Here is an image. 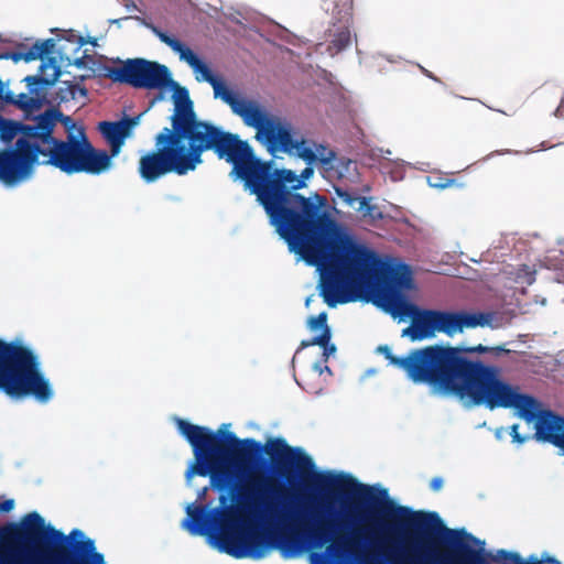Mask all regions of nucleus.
Returning a JSON list of instances; mask_svg holds the SVG:
<instances>
[{"label":"nucleus","instance_id":"1","mask_svg":"<svg viewBox=\"0 0 564 564\" xmlns=\"http://www.w3.org/2000/svg\"><path fill=\"white\" fill-rule=\"evenodd\" d=\"M205 512L196 503L186 506L182 527L193 535L207 536L208 544L236 558L265 557L279 543L285 558L297 557L311 544L310 564H485L484 542L463 531H451L458 555L437 544L406 535L411 521L422 520L404 507L377 511H351L339 517L324 499L301 497L279 505L256 506L238 501L228 508Z\"/></svg>","mask_w":564,"mask_h":564},{"label":"nucleus","instance_id":"2","mask_svg":"<svg viewBox=\"0 0 564 564\" xmlns=\"http://www.w3.org/2000/svg\"><path fill=\"white\" fill-rule=\"evenodd\" d=\"M270 224L297 260L316 267L321 294L329 306L372 302L401 322L411 321L402 336L413 341L490 325L488 314L426 310L411 303L405 297L416 290L411 268L381 258L332 214H270Z\"/></svg>","mask_w":564,"mask_h":564},{"label":"nucleus","instance_id":"3","mask_svg":"<svg viewBox=\"0 0 564 564\" xmlns=\"http://www.w3.org/2000/svg\"><path fill=\"white\" fill-rule=\"evenodd\" d=\"M488 349L482 345L470 348L430 346L414 350L405 358H397L388 346L378 347V351L402 368L413 382L427 383L434 394L456 397L462 403L475 402L481 397L473 384L475 378L490 379L480 364L468 361L463 354Z\"/></svg>","mask_w":564,"mask_h":564},{"label":"nucleus","instance_id":"4","mask_svg":"<svg viewBox=\"0 0 564 564\" xmlns=\"http://www.w3.org/2000/svg\"><path fill=\"white\" fill-rule=\"evenodd\" d=\"M278 155L269 159L258 154L249 140L236 133L232 140L229 178L241 186L262 212L286 204L301 189L307 188L314 177V169L306 166L301 172L286 167L278 161Z\"/></svg>","mask_w":564,"mask_h":564},{"label":"nucleus","instance_id":"5","mask_svg":"<svg viewBox=\"0 0 564 564\" xmlns=\"http://www.w3.org/2000/svg\"><path fill=\"white\" fill-rule=\"evenodd\" d=\"M232 141L172 133L159 130L153 135V147L138 151L137 172L147 184H155L167 175L186 176L205 163L204 154L213 152L218 160L229 164Z\"/></svg>","mask_w":564,"mask_h":564},{"label":"nucleus","instance_id":"6","mask_svg":"<svg viewBox=\"0 0 564 564\" xmlns=\"http://www.w3.org/2000/svg\"><path fill=\"white\" fill-rule=\"evenodd\" d=\"M13 106L21 110L19 118L0 115V186L4 189L2 176L20 172L56 128L39 93H18Z\"/></svg>","mask_w":564,"mask_h":564},{"label":"nucleus","instance_id":"7","mask_svg":"<svg viewBox=\"0 0 564 564\" xmlns=\"http://www.w3.org/2000/svg\"><path fill=\"white\" fill-rule=\"evenodd\" d=\"M180 433L193 447L194 462L186 471L189 484L195 475L209 476L214 488L223 489L234 480H248L252 477L253 454L258 444L252 440L238 441L229 435L230 445L218 446L216 436L207 429L176 420Z\"/></svg>","mask_w":564,"mask_h":564},{"label":"nucleus","instance_id":"8","mask_svg":"<svg viewBox=\"0 0 564 564\" xmlns=\"http://www.w3.org/2000/svg\"><path fill=\"white\" fill-rule=\"evenodd\" d=\"M243 124L254 130V139L269 155L285 154L290 159L311 161L322 143L296 127L283 112L272 109L259 96H247L242 90L228 105Z\"/></svg>","mask_w":564,"mask_h":564},{"label":"nucleus","instance_id":"9","mask_svg":"<svg viewBox=\"0 0 564 564\" xmlns=\"http://www.w3.org/2000/svg\"><path fill=\"white\" fill-rule=\"evenodd\" d=\"M481 369L489 372L490 378L488 380L475 378L473 381L481 397L475 402L463 404L467 406L485 404L490 409L512 408L519 417L528 423H534L535 436L539 441L554 444L564 454V420L549 412H542L532 398L521 394L518 388L502 381L497 369L482 365Z\"/></svg>","mask_w":564,"mask_h":564},{"label":"nucleus","instance_id":"10","mask_svg":"<svg viewBox=\"0 0 564 564\" xmlns=\"http://www.w3.org/2000/svg\"><path fill=\"white\" fill-rule=\"evenodd\" d=\"M87 142L89 139L80 121L68 124L66 139L56 138L52 132V137L41 144L20 172L2 176L6 189L12 191L30 182L41 165L56 169L67 176L84 174Z\"/></svg>","mask_w":564,"mask_h":564},{"label":"nucleus","instance_id":"11","mask_svg":"<svg viewBox=\"0 0 564 564\" xmlns=\"http://www.w3.org/2000/svg\"><path fill=\"white\" fill-rule=\"evenodd\" d=\"M156 94L151 98L147 109L151 111L158 104L170 102V115L166 117L170 126L161 130H169L172 133H183L205 138L223 139L232 141L236 133L227 130L220 123L212 119H204L195 110L194 100L191 98L189 89L173 78L158 83L154 87Z\"/></svg>","mask_w":564,"mask_h":564},{"label":"nucleus","instance_id":"12","mask_svg":"<svg viewBox=\"0 0 564 564\" xmlns=\"http://www.w3.org/2000/svg\"><path fill=\"white\" fill-rule=\"evenodd\" d=\"M0 388L11 397L33 395L40 402L53 397V389L40 372L33 352L22 345H9L1 340Z\"/></svg>","mask_w":564,"mask_h":564},{"label":"nucleus","instance_id":"13","mask_svg":"<svg viewBox=\"0 0 564 564\" xmlns=\"http://www.w3.org/2000/svg\"><path fill=\"white\" fill-rule=\"evenodd\" d=\"M173 80L172 69L158 61L145 57H128L126 66L120 67L119 84L137 89L154 90L158 83Z\"/></svg>","mask_w":564,"mask_h":564},{"label":"nucleus","instance_id":"14","mask_svg":"<svg viewBox=\"0 0 564 564\" xmlns=\"http://www.w3.org/2000/svg\"><path fill=\"white\" fill-rule=\"evenodd\" d=\"M321 9L332 13L328 28L333 32L332 47L338 53L346 52L357 41L352 31L354 0H322Z\"/></svg>","mask_w":564,"mask_h":564},{"label":"nucleus","instance_id":"15","mask_svg":"<svg viewBox=\"0 0 564 564\" xmlns=\"http://www.w3.org/2000/svg\"><path fill=\"white\" fill-rule=\"evenodd\" d=\"M332 199L333 206L341 205L352 208V212H403L401 207L384 198L379 202L376 196L364 195L357 191L343 188L338 185H333ZM404 212L410 210L405 209Z\"/></svg>","mask_w":564,"mask_h":564},{"label":"nucleus","instance_id":"16","mask_svg":"<svg viewBox=\"0 0 564 564\" xmlns=\"http://www.w3.org/2000/svg\"><path fill=\"white\" fill-rule=\"evenodd\" d=\"M107 144L110 147V152L107 150L96 149L90 141L87 142L88 151L85 162L84 174L90 176H99L107 174L112 171L116 166L115 160L119 158L122 152V140L106 134L104 131H99Z\"/></svg>","mask_w":564,"mask_h":564},{"label":"nucleus","instance_id":"17","mask_svg":"<svg viewBox=\"0 0 564 564\" xmlns=\"http://www.w3.org/2000/svg\"><path fill=\"white\" fill-rule=\"evenodd\" d=\"M152 34L162 43L165 44L175 55L178 56L181 62L186 63L194 70L196 82H207V77L199 74L195 69L194 59L202 62L208 72H213L212 64L207 62L202 55L193 51L187 43L181 40L176 34L170 30L163 29L159 25L153 26Z\"/></svg>","mask_w":564,"mask_h":564},{"label":"nucleus","instance_id":"18","mask_svg":"<svg viewBox=\"0 0 564 564\" xmlns=\"http://www.w3.org/2000/svg\"><path fill=\"white\" fill-rule=\"evenodd\" d=\"M39 95L44 99L45 107L50 115L56 120V124L62 122L65 128L68 129V124L75 122L69 115H65L62 111L61 106L70 101H78L80 98L79 95L69 90L67 87L57 85L44 87Z\"/></svg>","mask_w":564,"mask_h":564},{"label":"nucleus","instance_id":"19","mask_svg":"<svg viewBox=\"0 0 564 564\" xmlns=\"http://www.w3.org/2000/svg\"><path fill=\"white\" fill-rule=\"evenodd\" d=\"M271 212H343L336 206L329 204L328 199L318 194L317 191H311L308 196L297 195L286 204L273 208Z\"/></svg>","mask_w":564,"mask_h":564},{"label":"nucleus","instance_id":"20","mask_svg":"<svg viewBox=\"0 0 564 564\" xmlns=\"http://www.w3.org/2000/svg\"><path fill=\"white\" fill-rule=\"evenodd\" d=\"M267 452L269 455L292 465L301 473H306L313 467L312 459L303 451L291 448L281 440L268 442Z\"/></svg>","mask_w":564,"mask_h":564},{"label":"nucleus","instance_id":"21","mask_svg":"<svg viewBox=\"0 0 564 564\" xmlns=\"http://www.w3.org/2000/svg\"><path fill=\"white\" fill-rule=\"evenodd\" d=\"M150 112L147 108L137 115H124L123 122L118 120H104L98 124L99 131L122 140V148L127 140L134 138L135 129L141 124L143 117Z\"/></svg>","mask_w":564,"mask_h":564},{"label":"nucleus","instance_id":"22","mask_svg":"<svg viewBox=\"0 0 564 564\" xmlns=\"http://www.w3.org/2000/svg\"><path fill=\"white\" fill-rule=\"evenodd\" d=\"M76 63V69L88 72L90 78H108L119 84L120 67H111L93 57L88 48H85Z\"/></svg>","mask_w":564,"mask_h":564},{"label":"nucleus","instance_id":"23","mask_svg":"<svg viewBox=\"0 0 564 564\" xmlns=\"http://www.w3.org/2000/svg\"><path fill=\"white\" fill-rule=\"evenodd\" d=\"M23 41H30L31 45L20 43L14 51H11V62L15 65L20 62L30 64L47 55V44L51 43L52 40L29 36L23 39Z\"/></svg>","mask_w":564,"mask_h":564},{"label":"nucleus","instance_id":"24","mask_svg":"<svg viewBox=\"0 0 564 564\" xmlns=\"http://www.w3.org/2000/svg\"><path fill=\"white\" fill-rule=\"evenodd\" d=\"M21 532L30 539L48 538L51 540H59L63 534L51 525H46L44 519L33 512L26 514L21 521Z\"/></svg>","mask_w":564,"mask_h":564},{"label":"nucleus","instance_id":"25","mask_svg":"<svg viewBox=\"0 0 564 564\" xmlns=\"http://www.w3.org/2000/svg\"><path fill=\"white\" fill-rule=\"evenodd\" d=\"M69 539L74 552L78 555L82 564H105L104 556L95 552L94 541L86 538L82 531L74 530Z\"/></svg>","mask_w":564,"mask_h":564},{"label":"nucleus","instance_id":"26","mask_svg":"<svg viewBox=\"0 0 564 564\" xmlns=\"http://www.w3.org/2000/svg\"><path fill=\"white\" fill-rule=\"evenodd\" d=\"M46 40H52L51 43L47 44V55L55 62L67 63L68 61H79L78 53H82V51L74 50V46H70L68 43H61L59 37H46Z\"/></svg>","mask_w":564,"mask_h":564},{"label":"nucleus","instance_id":"27","mask_svg":"<svg viewBox=\"0 0 564 564\" xmlns=\"http://www.w3.org/2000/svg\"><path fill=\"white\" fill-rule=\"evenodd\" d=\"M40 61V64L34 74H29L21 79V83L25 85V89L32 90L34 93H40L42 90V85L45 84V77L47 76V70L51 69L53 65V59L50 55H44Z\"/></svg>","mask_w":564,"mask_h":564},{"label":"nucleus","instance_id":"28","mask_svg":"<svg viewBox=\"0 0 564 564\" xmlns=\"http://www.w3.org/2000/svg\"><path fill=\"white\" fill-rule=\"evenodd\" d=\"M310 330L314 334V338L311 343L302 341L301 347H307L310 345H322L326 344L330 338V330L327 326V314L321 313L316 317H310L307 321Z\"/></svg>","mask_w":564,"mask_h":564},{"label":"nucleus","instance_id":"29","mask_svg":"<svg viewBox=\"0 0 564 564\" xmlns=\"http://www.w3.org/2000/svg\"><path fill=\"white\" fill-rule=\"evenodd\" d=\"M425 181L429 187L437 192H443L448 188L464 189L466 187V182L456 177H449L448 173L444 172L427 175L425 176Z\"/></svg>","mask_w":564,"mask_h":564},{"label":"nucleus","instance_id":"30","mask_svg":"<svg viewBox=\"0 0 564 564\" xmlns=\"http://www.w3.org/2000/svg\"><path fill=\"white\" fill-rule=\"evenodd\" d=\"M497 561H501L503 564H561L558 561L552 557H542L531 555L528 558H522L516 553H508L506 551H499L496 556Z\"/></svg>","mask_w":564,"mask_h":564},{"label":"nucleus","instance_id":"31","mask_svg":"<svg viewBox=\"0 0 564 564\" xmlns=\"http://www.w3.org/2000/svg\"><path fill=\"white\" fill-rule=\"evenodd\" d=\"M312 482L324 489H339L347 485V479L340 474L316 473L312 476Z\"/></svg>","mask_w":564,"mask_h":564},{"label":"nucleus","instance_id":"32","mask_svg":"<svg viewBox=\"0 0 564 564\" xmlns=\"http://www.w3.org/2000/svg\"><path fill=\"white\" fill-rule=\"evenodd\" d=\"M68 67H74L76 68V63L74 61L72 62H67V63H62V62H55L53 59V65L51 67V73L47 74V76L45 77V84L44 86L42 85V89H44V87H52V86H56L57 85V82H59L61 79H63L64 76L66 75H72V73L68 70Z\"/></svg>","mask_w":564,"mask_h":564},{"label":"nucleus","instance_id":"33","mask_svg":"<svg viewBox=\"0 0 564 564\" xmlns=\"http://www.w3.org/2000/svg\"><path fill=\"white\" fill-rule=\"evenodd\" d=\"M53 37H59L61 43H68L70 46H74L76 51L83 52L85 50L84 46L87 45L84 34L75 29L63 30V34H57Z\"/></svg>","mask_w":564,"mask_h":564},{"label":"nucleus","instance_id":"34","mask_svg":"<svg viewBox=\"0 0 564 564\" xmlns=\"http://www.w3.org/2000/svg\"><path fill=\"white\" fill-rule=\"evenodd\" d=\"M224 14L232 23H236V24L240 25L242 29L249 30V31L260 35L261 37H264L263 33L261 32V30L258 26L243 21L242 12L240 9H238L234 6H229V7H227V10L224 11Z\"/></svg>","mask_w":564,"mask_h":564},{"label":"nucleus","instance_id":"35","mask_svg":"<svg viewBox=\"0 0 564 564\" xmlns=\"http://www.w3.org/2000/svg\"><path fill=\"white\" fill-rule=\"evenodd\" d=\"M36 556L11 549L0 556V564H36Z\"/></svg>","mask_w":564,"mask_h":564},{"label":"nucleus","instance_id":"36","mask_svg":"<svg viewBox=\"0 0 564 564\" xmlns=\"http://www.w3.org/2000/svg\"><path fill=\"white\" fill-rule=\"evenodd\" d=\"M221 79L224 82L223 87L214 86V99H219L223 104L228 106L230 105L232 98L240 94L241 89L227 83L223 77Z\"/></svg>","mask_w":564,"mask_h":564},{"label":"nucleus","instance_id":"37","mask_svg":"<svg viewBox=\"0 0 564 564\" xmlns=\"http://www.w3.org/2000/svg\"><path fill=\"white\" fill-rule=\"evenodd\" d=\"M57 86L67 87L69 90L75 91L83 99H87L89 96V91L86 86L74 85V80L70 79H61L57 82Z\"/></svg>","mask_w":564,"mask_h":564},{"label":"nucleus","instance_id":"38","mask_svg":"<svg viewBox=\"0 0 564 564\" xmlns=\"http://www.w3.org/2000/svg\"><path fill=\"white\" fill-rule=\"evenodd\" d=\"M108 31L109 29H107L104 33H100L99 35L90 36L88 26L85 25L84 36L85 41H87V45H90L95 51H97L100 47L98 42L107 36Z\"/></svg>","mask_w":564,"mask_h":564},{"label":"nucleus","instance_id":"39","mask_svg":"<svg viewBox=\"0 0 564 564\" xmlns=\"http://www.w3.org/2000/svg\"><path fill=\"white\" fill-rule=\"evenodd\" d=\"M352 160L337 158L336 170L339 177H346L350 174Z\"/></svg>","mask_w":564,"mask_h":564},{"label":"nucleus","instance_id":"40","mask_svg":"<svg viewBox=\"0 0 564 564\" xmlns=\"http://www.w3.org/2000/svg\"><path fill=\"white\" fill-rule=\"evenodd\" d=\"M415 65L419 67L420 72L423 76H425L426 78L431 79L432 82L441 85L444 89L447 88V85L438 76H436L433 72H431L430 69H427L420 63H415Z\"/></svg>","mask_w":564,"mask_h":564},{"label":"nucleus","instance_id":"41","mask_svg":"<svg viewBox=\"0 0 564 564\" xmlns=\"http://www.w3.org/2000/svg\"><path fill=\"white\" fill-rule=\"evenodd\" d=\"M131 18V21H135L137 24L141 28H144L149 30L152 33L153 26H156V24L150 19L145 18L144 15H129Z\"/></svg>","mask_w":564,"mask_h":564},{"label":"nucleus","instance_id":"42","mask_svg":"<svg viewBox=\"0 0 564 564\" xmlns=\"http://www.w3.org/2000/svg\"><path fill=\"white\" fill-rule=\"evenodd\" d=\"M516 281L521 284H531L534 281L533 272L525 267L519 271Z\"/></svg>","mask_w":564,"mask_h":564},{"label":"nucleus","instance_id":"43","mask_svg":"<svg viewBox=\"0 0 564 564\" xmlns=\"http://www.w3.org/2000/svg\"><path fill=\"white\" fill-rule=\"evenodd\" d=\"M128 21H131V18H129V15H124L121 18H109L107 20V23L109 24V26L115 25L117 29H121L123 22H128Z\"/></svg>","mask_w":564,"mask_h":564},{"label":"nucleus","instance_id":"44","mask_svg":"<svg viewBox=\"0 0 564 564\" xmlns=\"http://www.w3.org/2000/svg\"><path fill=\"white\" fill-rule=\"evenodd\" d=\"M11 83H12V79L11 78H8L6 80H3L1 78V83H0V89L1 90H4V95H11L12 97H17L18 94L14 93L10 87H11Z\"/></svg>","mask_w":564,"mask_h":564},{"label":"nucleus","instance_id":"45","mask_svg":"<svg viewBox=\"0 0 564 564\" xmlns=\"http://www.w3.org/2000/svg\"><path fill=\"white\" fill-rule=\"evenodd\" d=\"M14 500L13 499H4L0 501V511L1 512H9L14 509Z\"/></svg>","mask_w":564,"mask_h":564},{"label":"nucleus","instance_id":"46","mask_svg":"<svg viewBox=\"0 0 564 564\" xmlns=\"http://www.w3.org/2000/svg\"><path fill=\"white\" fill-rule=\"evenodd\" d=\"M15 97H12L11 95H0V110L3 109L6 106H13Z\"/></svg>","mask_w":564,"mask_h":564},{"label":"nucleus","instance_id":"47","mask_svg":"<svg viewBox=\"0 0 564 564\" xmlns=\"http://www.w3.org/2000/svg\"><path fill=\"white\" fill-rule=\"evenodd\" d=\"M518 151H514V150H496L494 152H491L490 154H488L484 161L487 162L488 160H490L491 158L496 156V155H505V154H517Z\"/></svg>","mask_w":564,"mask_h":564},{"label":"nucleus","instance_id":"48","mask_svg":"<svg viewBox=\"0 0 564 564\" xmlns=\"http://www.w3.org/2000/svg\"><path fill=\"white\" fill-rule=\"evenodd\" d=\"M90 78V75H88V72H85L84 74H77L73 75L72 79L74 80V85L85 86L84 82Z\"/></svg>","mask_w":564,"mask_h":564},{"label":"nucleus","instance_id":"49","mask_svg":"<svg viewBox=\"0 0 564 564\" xmlns=\"http://www.w3.org/2000/svg\"><path fill=\"white\" fill-rule=\"evenodd\" d=\"M510 434H511L514 443L522 444L524 442V440H525L524 437H520V435L518 433V425H512L511 426Z\"/></svg>","mask_w":564,"mask_h":564},{"label":"nucleus","instance_id":"50","mask_svg":"<svg viewBox=\"0 0 564 564\" xmlns=\"http://www.w3.org/2000/svg\"><path fill=\"white\" fill-rule=\"evenodd\" d=\"M324 348V356L329 357L336 351V347L333 344H329V340L326 341V344H322Z\"/></svg>","mask_w":564,"mask_h":564},{"label":"nucleus","instance_id":"51","mask_svg":"<svg viewBox=\"0 0 564 564\" xmlns=\"http://www.w3.org/2000/svg\"><path fill=\"white\" fill-rule=\"evenodd\" d=\"M563 110V107L560 106V104L557 105V107L551 112V116L560 119V120H563L564 119V115L562 113Z\"/></svg>","mask_w":564,"mask_h":564},{"label":"nucleus","instance_id":"52","mask_svg":"<svg viewBox=\"0 0 564 564\" xmlns=\"http://www.w3.org/2000/svg\"><path fill=\"white\" fill-rule=\"evenodd\" d=\"M348 177L351 182H357L360 178V173L357 167L352 169V172L350 171V174H348Z\"/></svg>","mask_w":564,"mask_h":564},{"label":"nucleus","instance_id":"53","mask_svg":"<svg viewBox=\"0 0 564 564\" xmlns=\"http://www.w3.org/2000/svg\"><path fill=\"white\" fill-rule=\"evenodd\" d=\"M443 486V480L441 478H434L431 481V487L433 490H440Z\"/></svg>","mask_w":564,"mask_h":564},{"label":"nucleus","instance_id":"54","mask_svg":"<svg viewBox=\"0 0 564 564\" xmlns=\"http://www.w3.org/2000/svg\"><path fill=\"white\" fill-rule=\"evenodd\" d=\"M14 42V35H7L0 32V43H12Z\"/></svg>","mask_w":564,"mask_h":564},{"label":"nucleus","instance_id":"55","mask_svg":"<svg viewBox=\"0 0 564 564\" xmlns=\"http://www.w3.org/2000/svg\"><path fill=\"white\" fill-rule=\"evenodd\" d=\"M124 9L127 12H133L138 10V4L133 0H129V2L124 4Z\"/></svg>","mask_w":564,"mask_h":564},{"label":"nucleus","instance_id":"56","mask_svg":"<svg viewBox=\"0 0 564 564\" xmlns=\"http://www.w3.org/2000/svg\"><path fill=\"white\" fill-rule=\"evenodd\" d=\"M113 64H120L118 67L126 66V58H121L120 56H115L109 58Z\"/></svg>","mask_w":564,"mask_h":564},{"label":"nucleus","instance_id":"57","mask_svg":"<svg viewBox=\"0 0 564 564\" xmlns=\"http://www.w3.org/2000/svg\"><path fill=\"white\" fill-rule=\"evenodd\" d=\"M324 371H329L328 367H325L324 369L321 368L318 365H314L313 372L314 375L322 376Z\"/></svg>","mask_w":564,"mask_h":564},{"label":"nucleus","instance_id":"58","mask_svg":"<svg viewBox=\"0 0 564 564\" xmlns=\"http://www.w3.org/2000/svg\"><path fill=\"white\" fill-rule=\"evenodd\" d=\"M164 198L167 200H172V202H181L182 200L181 196L173 195V194H166V195H164Z\"/></svg>","mask_w":564,"mask_h":564},{"label":"nucleus","instance_id":"59","mask_svg":"<svg viewBox=\"0 0 564 564\" xmlns=\"http://www.w3.org/2000/svg\"><path fill=\"white\" fill-rule=\"evenodd\" d=\"M0 61H11V51L0 53Z\"/></svg>","mask_w":564,"mask_h":564},{"label":"nucleus","instance_id":"60","mask_svg":"<svg viewBox=\"0 0 564 564\" xmlns=\"http://www.w3.org/2000/svg\"><path fill=\"white\" fill-rule=\"evenodd\" d=\"M371 186L366 184L362 186L361 191H358L359 193H362L364 195H370V192H371Z\"/></svg>","mask_w":564,"mask_h":564},{"label":"nucleus","instance_id":"61","mask_svg":"<svg viewBox=\"0 0 564 564\" xmlns=\"http://www.w3.org/2000/svg\"><path fill=\"white\" fill-rule=\"evenodd\" d=\"M306 390H307L308 392L319 393V391L322 390V388L315 389L314 387L308 386V387H306Z\"/></svg>","mask_w":564,"mask_h":564},{"label":"nucleus","instance_id":"62","mask_svg":"<svg viewBox=\"0 0 564 564\" xmlns=\"http://www.w3.org/2000/svg\"><path fill=\"white\" fill-rule=\"evenodd\" d=\"M380 151H381V153H382V155H383L384 158H388V155H391V154H392V151H391L390 149H386V150L380 149Z\"/></svg>","mask_w":564,"mask_h":564},{"label":"nucleus","instance_id":"63","mask_svg":"<svg viewBox=\"0 0 564 564\" xmlns=\"http://www.w3.org/2000/svg\"><path fill=\"white\" fill-rule=\"evenodd\" d=\"M58 30H59L58 28H51V29H50V32H51V33H54L55 31H58Z\"/></svg>","mask_w":564,"mask_h":564},{"label":"nucleus","instance_id":"64","mask_svg":"<svg viewBox=\"0 0 564 564\" xmlns=\"http://www.w3.org/2000/svg\"><path fill=\"white\" fill-rule=\"evenodd\" d=\"M311 300H312L311 297H307V299H306V302H305L306 306H310V304H311Z\"/></svg>","mask_w":564,"mask_h":564}]
</instances>
